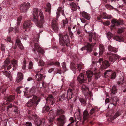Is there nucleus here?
<instances>
[{
	"instance_id": "1",
	"label": "nucleus",
	"mask_w": 126,
	"mask_h": 126,
	"mask_svg": "<svg viewBox=\"0 0 126 126\" xmlns=\"http://www.w3.org/2000/svg\"><path fill=\"white\" fill-rule=\"evenodd\" d=\"M39 15L40 16V19L38 20L39 16H33L32 20L35 23L37 26L42 28L43 27V24L44 23L45 20L43 13L40 10L39 11Z\"/></svg>"
},
{
	"instance_id": "2",
	"label": "nucleus",
	"mask_w": 126,
	"mask_h": 126,
	"mask_svg": "<svg viewBox=\"0 0 126 126\" xmlns=\"http://www.w3.org/2000/svg\"><path fill=\"white\" fill-rule=\"evenodd\" d=\"M60 43L62 46H64L66 45L68 47L70 43L69 36L67 34L64 35L59 34Z\"/></svg>"
},
{
	"instance_id": "3",
	"label": "nucleus",
	"mask_w": 126,
	"mask_h": 126,
	"mask_svg": "<svg viewBox=\"0 0 126 126\" xmlns=\"http://www.w3.org/2000/svg\"><path fill=\"white\" fill-rule=\"evenodd\" d=\"M38 99V97L36 96L33 95L32 98L30 99L27 103V106L30 107L32 106L35 104L37 105L40 100V99Z\"/></svg>"
},
{
	"instance_id": "4",
	"label": "nucleus",
	"mask_w": 126,
	"mask_h": 126,
	"mask_svg": "<svg viewBox=\"0 0 126 126\" xmlns=\"http://www.w3.org/2000/svg\"><path fill=\"white\" fill-rule=\"evenodd\" d=\"M106 55L108 58L109 61L112 63H114L117 59H119L120 57L116 54L111 52H108Z\"/></svg>"
},
{
	"instance_id": "5",
	"label": "nucleus",
	"mask_w": 126,
	"mask_h": 126,
	"mask_svg": "<svg viewBox=\"0 0 126 126\" xmlns=\"http://www.w3.org/2000/svg\"><path fill=\"white\" fill-rule=\"evenodd\" d=\"M58 126H63L66 122L65 116L63 114L60 115L57 119Z\"/></svg>"
},
{
	"instance_id": "6",
	"label": "nucleus",
	"mask_w": 126,
	"mask_h": 126,
	"mask_svg": "<svg viewBox=\"0 0 126 126\" xmlns=\"http://www.w3.org/2000/svg\"><path fill=\"white\" fill-rule=\"evenodd\" d=\"M81 90L85 96H91V93L89 91V89L87 86L84 84L82 85Z\"/></svg>"
},
{
	"instance_id": "7",
	"label": "nucleus",
	"mask_w": 126,
	"mask_h": 126,
	"mask_svg": "<svg viewBox=\"0 0 126 126\" xmlns=\"http://www.w3.org/2000/svg\"><path fill=\"white\" fill-rule=\"evenodd\" d=\"M30 6V4L29 2H24L22 4L20 7V11L23 13L26 12Z\"/></svg>"
},
{
	"instance_id": "8",
	"label": "nucleus",
	"mask_w": 126,
	"mask_h": 126,
	"mask_svg": "<svg viewBox=\"0 0 126 126\" xmlns=\"http://www.w3.org/2000/svg\"><path fill=\"white\" fill-rule=\"evenodd\" d=\"M73 90L69 89L67 91V95L66 96H65V95L64 94H63L62 95L60 96L59 100L61 99H63L64 98H67V99H70L72 97V95L73 94Z\"/></svg>"
},
{
	"instance_id": "9",
	"label": "nucleus",
	"mask_w": 126,
	"mask_h": 126,
	"mask_svg": "<svg viewBox=\"0 0 126 126\" xmlns=\"http://www.w3.org/2000/svg\"><path fill=\"white\" fill-rule=\"evenodd\" d=\"M47 103L48 105L50 106V107L52 106V105L54 104L55 101V100L53 96L52 95H49L46 99Z\"/></svg>"
},
{
	"instance_id": "10",
	"label": "nucleus",
	"mask_w": 126,
	"mask_h": 126,
	"mask_svg": "<svg viewBox=\"0 0 126 126\" xmlns=\"http://www.w3.org/2000/svg\"><path fill=\"white\" fill-rule=\"evenodd\" d=\"M111 22L112 24L111 25V27L115 28V26H118L122 24H123V20L120 19L118 20L116 19H114L111 20Z\"/></svg>"
},
{
	"instance_id": "11",
	"label": "nucleus",
	"mask_w": 126,
	"mask_h": 126,
	"mask_svg": "<svg viewBox=\"0 0 126 126\" xmlns=\"http://www.w3.org/2000/svg\"><path fill=\"white\" fill-rule=\"evenodd\" d=\"M97 37V35L96 33L91 32L89 34L88 40L90 42L92 41L93 39L94 40L96 41Z\"/></svg>"
},
{
	"instance_id": "12",
	"label": "nucleus",
	"mask_w": 126,
	"mask_h": 126,
	"mask_svg": "<svg viewBox=\"0 0 126 126\" xmlns=\"http://www.w3.org/2000/svg\"><path fill=\"white\" fill-rule=\"evenodd\" d=\"M34 49H33V51H35L37 50L38 53H41L43 54L44 53V51L43 49L37 43H35L34 44Z\"/></svg>"
},
{
	"instance_id": "13",
	"label": "nucleus",
	"mask_w": 126,
	"mask_h": 126,
	"mask_svg": "<svg viewBox=\"0 0 126 126\" xmlns=\"http://www.w3.org/2000/svg\"><path fill=\"white\" fill-rule=\"evenodd\" d=\"M56 19H53L52 22V27L53 30L55 31H57L58 29V25L57 23V20L58 18Z\"/></svg>"
},
{
	"instance_id": "14",
	"label": "nucleus",
	"mask_w": 126,
	"mask_h": 126,
	"mask_svg": "<svg viewBox=\"0 0 126 126\" xmlns=\"http://www.w3.org/2000/svg\"><path fill=\"white\" fill-rule=\"evenodd\" d=\"M32 26V24L30 20H27L24 22L23 26L24 29H26L31 27Z\"/></svg>"
},
{
	"instance_id": "15",
	"label": "nucleus",
	"mask_w": 126,
	"mask_h": 126,
	"mask_svg": "<svg viewBox=\"0 0 126 126\" xmlns=\"http://www.w3.org/2000/svg\"><path fill=\"white\" fill-rule=\"evenodd\" d=\"M77 79L79 82L80 83H84L86 80L84 78V74L80 73Z\"/></svg>"
},
{
	"instance_id": "16",
	"label": "nucleus",
	"mask_w": 126,
	"mask_h": 126,
	"mask_svg": "<svg viewBox=\"0 0 126 126\" xmlns=\"http://www.w3.org/2000/svg\"><path fill=\"white\" fill-rule=\"evenodd\" d=\"M96 42L95 41L94 43H92L91 44L88 43L85 47H86V50L89 52H90L93 50V47L96 44Z\"/></svg>"
},
{
	"instance_id": "17",
	"label": "nucleus",
	"mask_w": 126,
	"mask_h": 126,
	"mask_svg": "<svg viewBox=\"0 0 126 126\" xmlns=\"http://www.w3.org/2000/svg\"><path fill=\"white\" fill-rule=\"evenodd\" d=\"M93 74V72L92 71L89 70L86 71V74L88 78V82L91 81Z\"/></svg>"
},
{
	"instance_id": "18",
	"label": "nucleus",
	"mask_w": 126,
	"mask_h": 126,
	"mask_svg": "<svg viewBox=\"0 0 126 126\" xmlns=\"http://www.w3.org/2000/svg\"><path fill=\"white\" fill-rule=\"evenodd\" d=\"M23 76L21 72H18L16 80L17 82H19L23 79Z\"/></svg>"
},
{
	"instance_id": "19",
	"label": "nucleus",
	"mask_w": 126,
	"mask_h": 126,
	"mask_svg": "<svg viewBox=\"0 0 126 126\" xmlns=\"http://www.w3.org/2000/svg\"><path fill=\"white\" fill-rule=\"evenodd\" d=\"M35 76L36 79L38 81H41L44 77L43 75L40 73L36 74Z\"/></svg>"
},
{
	"instance_id": "20",
	"label": "nucleus",
	"mask_w": 126,
	"mask_h": 126,
	"mask_svg": "<svg viewBox=\"0 0 126 126\" xmlns=\"http://www.w3.org/2000/svg\"><path fill=\"white\" fill-rule=\"evenodd\" d=\"M109 62L107 61H105V62L102 64L101 67L103 69H106L110 66Z\"/></svg>"
},
{
	"instance_id": "21",
	"label": "nucleus",
	"mask_w": 126,
	"mask_h": 126,
	"mask_svg": "<svg viewBox=\"0 0 126 126\" xmlns=\"http://www.w3.org/2000/svg\"><path fill=\"white\" fill-rule=\"evenodd\" d=\"M82 15L83 17L87 20H89L90 19V15L85 12H82Z\"/></svg>"
},
{
	"instance_id": "22",
	"label": "nucleus",
	"mask_w": 126,
	"mask_h": 126,
	"mask_svg": "<svg viewBox=\"0 0 126 126\" xmlns=\"http://www.w3.org/2000/svg\"><path fill=\"white\" fill-rule=\"evenodd\" d=\"M83 118L84 121L87 120L89 117V114L88 111L86 110H84L83 113Z\"/></svg>"
},
{
	"instance_id": "23",
	"label": "nucleus",
	"mask_w": 126,
	"mask_h": 126,
	"mask_svg": "<svg viewBox=\"0 0 126 126\" xmlns=\"http://www.w3.org/2000/svg\"><path fill=\"white\" fill-rule=\"evenodd\" d=\"M15 45L16 46H18L21 49H23V46L22 45L20 40L18 39L16 40Z\"/></svg>"
},
{
	"instance_id": "24",
	"label": "nucleus",
	"mask_w": 126,
	"mask_h": 126,
	"mask_svg": "<svg viewBox=\"0 0 126 126\" xmlns=\"http://www.w3.org/2000/svg\"><path fill=\"white\" fill-rule=\"evenodd\" d=\"M108 49L109 51L114 53H116L118 51V48H114L111 46H108Z\"/></svg>"
},
{
	"instance_id": "25",
	"label": "nucleus",
	"mask_w": 126,
	"mask_h": 126,
	"mask_svg": "<svg viewBox=\"0 0 126 126\" xmlns=\"http://www.w3.org/2000/svg\"><path fill=\"white\" fill-rule=\"evenodd\" d=\"M65 112L63 110L61 109H57L55 112L56 116L60 115L64 113Z\"/></svg>"
},
{
	"instance_id": "26",
	"label": "nucleus",
	"mask_w": 126,
	"mask_h": 126,
	"mask_svg": "<svg viewBox=\"0 0 126 126\" xmlns=\"http://www.w3.org/2000/svg\"><path fill=\"white\" fill-rule=\"evenodd\" d=\"M117 92V90L116 89V86L114 85L112 87L111 95H112L115 94Z\"/></svg>"
},
{
	"instance_id": "27",
	"label": "nucleus",
	"mask_w": 126,
	"mask_h": 126,
	"mask_svg": "<svg viewBox=\"0 0 126 126\" xmlns=\"http://www.w3.org/2000/svg\"><path fill=\"white\" fill-rule=\"evenodd\" d=\"M122 114V112L121 111H117L116 112L114 115L111 117V119L114 120L116 119L117 117L120 116Z\"/></svg>"
},
{
	"instance_id": "28",
	"label": "nucleus",
	"mask_w": 126,
	"mask_h": 126,
	"mask_svg": "<svg viewBox=\"0 0 126 126\" xmlns=\"http://www.w3.org/2000/svg\"><path fill=\"white\" fill-rule=\"evenodd\" d=\"M11 63L13 65V70H15L17 66V61L15 60H12Z\"/></svg>"
},
{
	"instance_id": "29",
	"label": "nucleus",
	"mask_w": 126,
	"mask_h": 126,
	"mask_svg": "<svg viewBox=\"0 0 126 126\" xmlns=\"http://www.w3.org/2000/svg\"><path fill=\"white\" fill-rule=\"evenodd\" d=\"M48 115H49L48 116H50L49 117V118H50L51 119L49 120V121L50 122H51L52 121V120H51V119H54L55 118L54 116V113L53 112V111L52 110H50Z\"/></svg>"
},
{
	"instance_id": "30",
	"label": "nucleus",
	"mask_w": 126,
	"mask_h": 126,
	"mask_svg": "<svg viewBox=\"0 0 126 126\" xmlns=\"http://www.w3.org/2000/svg\"><path fill=\"white\" fill-rule=\"evenodd\" d=\"M76 119L75 121L77 122L81 120V117L79 113H75L74 115Z\"/></svg>"
},
{
	"instance_id": "31",
	"label": "nucleus",
	"mask_w": 126,
	"mask_h": 126,
	"mask_svg": "<svg viewBox=\"0 0 126 126\" xmlns=\"http://www.w3.org/2000/svg\"><path fill=\"white\" fill-rule=\"evenodd\" d=\"M61 12L63 15L64 16V14L63 10V9L61 7H59L58 9L57 12V16H58L59 15Z\"/></svg>"
},
{
	"instance_id": "32",
	"label": "nucleus",
	"mask_w": 126,
	"mask_h": 126,
	"mask_svg": "<svg viewBox=\"0 0 126 126\" xmlns=\"http://www.w3.org/2000/svg\"><path fill=\"white\" fill-rule=\"evenodd\" d=\"M44 119H41L40 118H38L37 120H36L35 121L37 125V126H40V124L42 123V122L44 121Z\"/></svg>"
},
{
	"instance_id": "33",
	"label": "nucleus",
	"mask_w": 126,
	"mask_h": 126,
	"mask_svg": "<svg viewBox=\"0 0 126 126\" xmlns=\"http://www.w3.org/2000/svg\"><path fill=\"white\" fill-rule=\"evenodd\" d=\"M2 72L4 75L9 77L11 81L12 80V77L11 75L8 72L4 71H2Z\"/></svg>"
},
{
	"instance_id": "34",
	"label": "nucleus",
	"mask_w": 126,
	"mask_h": 126,
	"mask_svg": "<svg viewBox=\"0 0 126 126\" xmlns=\"http://www.w3.org/2000/svg\"><path fill=\"white\" fill-rule=\"evenodd\" d=\"M47 7L45 8V10L47 12H49L51 9V5L50 3H47Z\"/></svg>"
},
{
	"instance_id": "35",
	"label": "nucleus",
	"mask_w": 126,
	"mask_h": 126,
	"mask_svg": "<svg viewBox=\"0 0 126 126\" xmlns=\"http://www.w3.org/2000/svg\"><path fill=\"white\" fill-rule=\"evenodd\" d=\"M15 98L14 96L10 95L7 97V100L9 102H11L14 100Z\"/></svg>"
},
{
	"instance_id": "36",
	"label": "nucleus",
	"mask_w": 126,
	"mask_h": 126,
	"mask_svg": "<svg viewBox=\"0 0 126 126\" xmlns=\"http://www.w3.org/2000/svg\"><path fill=\"white\" fill-rule=\"evenodd\" d=\"M71 9L73 10H75L76 9L77 5L74 2H71L70 4Z\"/></svg>"
},
{
	"instance_id": "37",
	"label": "nucleus",
	"mask_w": 126,
	"mask_h": 126,
	"mask_svg": "<svg viewBox=\"0 0 126 126\" xmlns=\"http://www.w3.org/2000/svg\"><path fill=\"white\" fill-rule=\"evenodd\" d=\"M39 12L38 9L36 8H34L33 10V16H39L38 14Z\"/></svg>"
},
{
	"instance_id": "38",
	"label": "nucleus",
	"mask_w": 126,
	"mask_h": 126,
	"mask_svg": "<svg viewBox=\"0 0 126 126\" xmlns=\"http://www.w3.org/2000/svg\"><path fill=\"white\" fill-rule=\"evenodd\" d=\"M114 39L117 41H120L123 40V37L118 36H116L114 37Z\"/></svg>"
},
{
	"instance_id": "39",
	"label": "nucleus",
	"mask_w": 126,
	"mask_h": 126,
	"mask_svg": "<svg viewBox=\"0 0 126 126\" xmlns=\"http://www.w3.org/2000/svg\"><path fill=\"white\" fill-rule=\"evenodd\" d=\"M10 60L9 59H7L4 61V65L3 67L4 68H5L8 65V64L10 63Z\"/></svg>"
},
{
	"instance_id": "40",
	"label": "nucleus",
	"mask_w": 126,
	"mask_h": 126,
	"mask_svg": "<svg viewBox=\"0 0 126 126\" xmlns=\"http://www.w3.org/2000/svg\"><path fill=\"white\" fill-rule=\"evenodd\" d=\"M49 106H45L43 108L42 112L43 113L47 112L49 110Z\"/></svg>"
},
{
	"instance_id": "41",
	"label": "nucleus",
	"mask_w": 126,
	"mask_h": 126,
	"mask_svg": "<svg viewBox=\"0 0 126 126\" xmlns=\"http://www.w3.org/2000/svg\"><path fill=\"white\" fill-rule=\"evenodd\" d=\"M119 101V99L116 97H114L113 99V104L114 105H116L117 104V102Z\"/></svg>"
},
{
	"instance_id": "42",
	"label": "nucleus",
	"mask_w": 126,
	"mask_h": 126,
	"mask_svg": "<svg viewBox=\"0 0 126 126\" xmlns=\"http://www.w3.org/2000/svg\"><path fill=\"white\" fill-rule=\"evenodd\" d=\"M75 32L76 34H77L79 35L82 32V30L80 28H78L77 29L76 31Z\"/></svg>"
},
{
	"instance_id": "43",
	"label": "nucleus",
	"mask_w": 126,
	"mask_h": 126,
	"mask_svg": "<svg viewBox=\"0 0 126 126\" xmlns=\"http://www.w3.org/2000/svg\"><path fill=\"white\" fill-rule=\"evenodd\" d=\"M112 16L111 15H105L104 14L103 15V18L105 19H110L111 18Z\"/></svg>"
},
{
	"instance_id": "44",
	"label": "nucleus",
	"mask_w": 126,
	"mask_h": 126,
	"mask_svg": "<svg viewBox=\"0 0 126 126\" xmlns=\"http://www.w3.org/2000/svg\"><path fill=\"white\" fill-rule=\"evenodd\" d=\"M124 78L123 77H122L117 82V84L118 85L120 84H122L123 85V83H124Z\"/></svg>"
},
{
	"instance_id": "45",
	"label": "nucleus",
	"mask_w": 126,
	"mask_h": 126,
	"mask_svg": "<svg viewBox=\"0 0 126 126\" xmlns=\"http://www.w3.org/2000/svg\"><path fill=\"white\" fill-rule=\"evenodd\" d=\"M82 65H83L81 64H77V67L79 72H80L81 71V69L82 68Z\"/></svg>"
},
{
	"instance_id": "46",
	"label": "nucleus",
	"mask_w": 126,
	"mask_h": 126,
	"mask_svg": "<svg viewBox=\"0 0 126 126\" xmlns=\"http://www.w3.org/2000/svg\"><path fill=\"white\" fill-rule=\"evenodd\" d=\"M106 35L107 38L109 40L110 39L112 36V34L110 32H109L107 33Z\"/></svg>"
},
{
	"instance_id": "47",
	"label": "nucleus",
	"mask_w": 126,
	"mask_h": 126,
	"mask_svg": "<svg viewBox=\"0 0 126 126\" xmlns=\"http://www.w3.org/2000/svg\"><path fill=\"white\" fill-rule=\"evenodd\" d=\"M45 64L44 62L41 60H39L38 63V65L40 66H43Z\"/></svg>"
},
{
	"instance_id": "48",
	"label": "nucleus",
	"mask_w": 126,
	"mask_h": 126,
	"mask_svg": "<svg viewBox=\"0 0 126 126\" xmlns=\"http://www.w3.org/2000/svg\"><path fill=\"white\" fill-rule=\"evenodd\" d=\"M116 73L114 72H111V79H114L116 77Z\"/></svg>"
},
{
	"instance_id": "49",
	"label": "nucleus",
	"mask_w": 126,
	"mask_h": 126,
	"mask_svg": "<svg viewBox=\"0 0 126 126\" xmlns=\"http://www.w3.org/2000/svg\"><path fill=\"white\" fill-rule=\"evenodd\" d=\"M105 61H104L103 58H100L99 59L98 61V62L99 63L101 66L102 65V63H103Z\"/></svg>"
},
{
	"instance_id": "50",
	"label": "nucleus",
	"mask_w": 126,
	"mask_h": 126,
	"mask_svg": "<svg viewBox=\"0 0 126 126\" xmlns=\"http://www.w3.org/2000/svg\"><path fill=\"white\" fill-rule=\"evenodd\" d=\"M79 100L81 103L82 104H84L86 102V101L84 99L82 98H80Z\"/></svg>"
},
{
	"instance_id": "51",
	"label": "nucleus",
	"mask_w": 126,
	"mask_h": 126,
	"mask_svg": "<svg viewBox=\"0 0 126 126\" xmlns=\"http://www.w3.org/2000/svg\"><path fill=\"white\" fill-rule=\"evenodd\" d=\"M26 61L25 58H24V61L23 63V66L22 68L23 69H25L26 68Z\"/></svg>"
},
{
	"instance_id": "52",
	"label": "nucleus",
	"mask_w": 126,
	"mask_h": 126,
	"mask_svg": "<svg viewBox=\"0 0 126 126\" xmlns=\"http://www.w3.org/2000/svg\"><path fill=\"white\" fill-rule=\"evenodd\" d=\"M63 25L64 26L66 25L67 24L68 21L66 18H65V19H63L62 20Z\"/></svg>"
},
{
	"instance_id": "53",
	"label": "nucleus",
	"mask_w": 126,
	"mask_h": 126,
	"mask_svg": "<svg viewBox=\"0 0 126 126\" xmlns=\"http://www.w3.org/2000/svg\"><path fill=\"white\" fill-rule=\"evenodd\" d=\"M69 120L71 122L67 126H71V124L74 122L75 120H74L73 117H72L70 118Z\"/></svg>"
},
{
	"instance_id": "54",
	"label": "nucleus",
	"mask_w": 126,
	"mask_h": 126,
	"mask_svg": "<svg viewBox=\"0 0 126 126\" xmlns=\"http://www.w3.org/2000/svg\"><path fill=\"white\" fill-rule=\"evenodd\" d=\"M111 70H107L106 72L104 73L105 75H106L108 76L110 74H111Z\"/></svg>"
},
{
	"instance_id": "55",
	"label": "nucleus",
	"mask_w": 126,
	"mask_h": 126,
	"mask_svg": "<svg viewBox=\"0 0 126 126\" xmlns=\"http://www.w3.org/2000/svg\"><path fill=\"white\" fill-rule=\"evenodd\" d=\"M33 66V64L32 62H31L29 63V65L28 66L29 69H31L32 68Z\"/></svg>"
},
{
	"instance_id": "56",
	"label": "nucleus",
	"mask_w": 126,
	"mask_h": 126,
	"mask_svg": "<svg viewBox=\"0 0 126 126\" xmlns=\"http://www.w3.org/2000/svg\"><path fill=\"white\" fill-rule=\"evenodd\" d=\"M50 65H55L59 66L60 65V63L59 62H57L55 63H52L50 64Z\"/></svg>"
},
{
	"instance_id": "57",
	"label": "nucleus",
	"mask_w": 126,
	"mask_h": 126,
	"mask_svg": "<svg viewBox=\"0 0 126 126\" xmlns=\"http://www.w3.org/2000/svg\"><path fill=\"white\" fill-rule=\"evenodd\" d=\"M62 66L63 68L64 69V71L65 72L66 70V64L64 62H63L62 63Z\"/></svg>"
},
{
	"instance_id": "58",
	"label": "nucleus",
	"mask_w": 126,
	"mask_h": 126,
	"mask_svg": "<svg viewBox=\"0 0 126 126\" xmlns=\"http://www.w3.org/2000/svg\"><path fill=\"white\" fill-rule=\"evenodd\" d=\"M103 23L104 25L106 26L109 25L110 24V22L108 21H107L105 22H103Z\"/></svg>"
},
{
	"instance_id": "59",
	"label": "nucleus",
	"mask_w": 126,
	"mask_h": 126,
	"mask_svg": "<svg viewBox=\"0 0 126 126\" xmlns=\"http://www.w3.org/2000/svg\"><path fill=\"white\" fill-rule=\"evenodd\" d=\"M19 30V27L18 25H17L15 28V30L16 33H17Z\"/></svg>"
},
{
	"instance_id": "60",
	"label": "nucleus",
	"mask_w": 126,
	"mask_h": 126,
	"mask_svg": "<svg viewBox=\"0 0 126 126\" xmlns=\"http://www.w3.org/2000/svg\"><path fill=\"white\" fill-rule=\"evenodd\" d=\"M20 89L19 87L17 88L16 89V91L17 93L19 94H20L21 92V91L20 90Z\"/></svg>"
},
{
	"instance_id": "61",
	"label": "nucleus",
	"mask_w": 126,
	"mask_h": 126,
	"mask_svg": "<svg viewBox=\"0 0 126 126\" xmlns=\"http://www.w3.org/2000/svg\"><path fill=\"white\" fill-rule=\"evenodd\" d=\"M5 46L4 45L1 44V48L2 50L4 51L5 50Z\"/></svg>"
},
{
	"instance_id": "62",
	"label": "nucleus",
	"mask_w": 126,
	"mask_h": 126,
	"mask_svg": "<svg viewBox=\"0 0 126 126\" xmlns=\"http://www.w3.org/2000/svg\"><path fill=\"white\" fill-rule=\"evenodd\" d=\"M95 111V109L94 108H92L91 110L90 113V114L92 115L94 113Z\"/></svg>"
},
{
	"instance_id": "63",
	"label": "nucleus",
	"mask_w": 126,
	"mask_h": 126,
	"mask_svg": "<svg viewBox=\"0 0 126 126\" xmlns=\"http://www.w3.org/2000/svg\"><path fill=\"white\" fill-rule=\"evenodd\" d=\"M100 50H104V46L102 45H100L99 46Z\"/></svg>"
},
{
	"instance_id": "64",
	"label": "nucleus",
	"mask_w": 126,
	"mask_h": 126,
	"mask_svg": "<svg viewBox=\"0 0 126 126\" xmlns=\"http://www.w3.org/2000/svg\"><path fill=\"white\" fill-rule=\"evenodd\" d=\"M26 126H32V124L30 122H27L25 124Z\"/></svg>"
}]
</instances>
